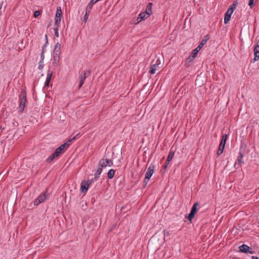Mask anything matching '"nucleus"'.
I'll list each match as a JSON object with an SVG mask.
<instances>
[{
	"label": "nucleus",
	"mask_w": 259,
	"mask_h": 259,
	"mask_svg": "<svg viewBox=\"0 0 259 259\" xmlns=\"http://www.w3.org/2000/svg\"><path fill=\"white\" fill-rule=\"evenodd\" d=\"M115 174V170L113 169H110L107 173V177L109 179H112Z\"/></svg>",
	"instance_id": "nucleus-24"
},
{
	"label": "nucleus",
	"mask_w": 259,
	"mask_h": 259,
	"mask_svg": "<svg viewBox=\"0 0 259 259\" xmlns=\"http://www.w3.org/2000/svg\"><path fill=\"white\" fill-rule=\"evenodd\" d=\"M90 71H84L83 73V76L82 75L80 76V81H79V88L82 87V85H83V84L84 83V80L87 78L88 75L90 74Z\"/></svg>",
	"instance_id": "nucleus-14"
},
{
	"label": "nucleus",
	"mask_w": 259,
	"mask_h": 259,
	"mask_svg": "<svg viewBox=\"0 0 259 259\" xmlns=\"http://www.w3.org/2000/svg\"><path fill=\"white\" fill-rule=\"evenodd\" d=\"M254 1V0L249 1L248 5L250 6V8H252V6H253Z\"/></svg>",
	"instance_id": "nucleus-33"
},
{
	"label": "nucleus",
	"mask_w": 259,
	"mask_h": 259,
	"mask_svg": "<svg viewBox=\"0 0 259 259\" xmlns=\"http://www.w3.org/2000/svg\"><path fill=\"white\" fill-rule=\"evenodd\" d=\"M61 48V44L59 42H57L56 44L54 50V54H59L60 53V50Z\"/></svg>",
	"instance_id": "nucleus-20"
},
{
	"label": "nucleus",
	"mask_w": 259,
	"mask_h": 259,
	"mask_svg": "<svg viewBox=\"0 0 259 259\" xmlns=\"http://www.w3.org/2000/svg\"><path fill=\"white\" fill-rule=\"evenodd\" d=\"M225 145L220 144L219 147L217 152L218 156L220 155L223 152Z\"/></svg>",
	"instance_id": "nucleus-25"
},
{
	"label": "nucleus",
	"mask_w": 259,
	"mask_h": 259,
	"mask_svg": "<svg viewBox=\"0 0 259 259\" xmlns=\"http://www.w3.org/2000/svg\"><path fill=\"white\" fill-rule=\"evenodd\" d=\"M148 16H147V14L144 12L141 13L139 15L137 19V22H135L136 24H138L139 22H140L141 21L147 18Z\"/></svg>",
	"instance_id": "nucleus-15"
},
{
	"label": "nucleus",
	"mask_w": 259,
	"mask_h": 259,
	"mask_svg": "<svg viewBox=\"0 0 259 259\" xmlns=\"http://www.w3.org/2000/svg\"><path fill=\"white\" fill-rule=\"evenodd\" d=\"M237 4V2L235 1L233 3V5L230 6L227 11L225 14L224 16V23L227 24L230 20L231 16L233 14L234 10L236 8V6Z\"/></svg>",
	"instance_id": "nucleus-1"
},
{
	"label": "nucleus",
	"mask_w": 259,
	"mask_h": 259,
	"mask_svg": "<svg viewBox=\"0 0 259 259\" xmlns=\"http://www.w3.org/2000/svg\"><path fill=\"white\" fill-rule=\"evenodd\" d=\"M53 72L50 70H48L47 71V77L45 82V84L47 85H49V83L51 79Z\"/></svg>",
	"instance_id": "nucleus-19"
},
{
	"label": "nucleus",
	"mask_w": 259,
	"mask_h": 259,
	"mask_svg": "<svg viewBox=\"0 0 259 259\" xmlns=\"http://www.w3.org/2000/svg\"><path fill=\"white\" fill-rule=\"evenodd\" d=\"M41 14V12L39 11H36L34 13V17L35 18L37 17L38 16H39Z\"/></svg>",
	"instance_id": "nucleus-32"
},
{
	"label": "nucleus",
	"mask_w": 259,
	"mask_h": 259,
	"mask_svg": "<svg viewBox=\"0 0 259 259\" xmlns=\"http://www.w3.org/2000/svg\"><path fill=\"white\" fill-rule=\"evenodd\" d=\"M239 249L241 252L244 253H249L250 254H253L254 253L252 249L245 244H243L240 246Z\"/></svg>",
	"instance_id": "nucleus-9"
},
{
	"label": "nucleus",
	"mask_w": 259,
	"mask_h": 259,
	"mask_svg": "<svg viewBox=\"0 0 259 259\" xmlns=\"http://www.w3.org/2000/svg\"><path fill=\"white\" fill-rule=\"evenodd\" d=\"M58 157L57 155H56V153L54 152L53 154H51L47 159V162H52L55 158Z\"/></svg>",
	"instance_id": "nucleus-23"
},
{
	"label": "nucleus",
	"mask_w": 259,
	"mask_h": 259,
	"mask_svg": "<svg viewBox=\"0 0 259 259\" xmlns=\"http://www.w3.org/2000/svg\"><path fill=\"white\" fill-rule=\"evenodd\" d=\"M76 139V136L73 137L72 139H69L67 142L62 144L59 147L61 148V150H63L64 152L68 148L69 146L70 145L71 143Z\"/></svg>",
	"instance_id": "nucleus-10"
},
{
	"label": "nucleus",
	"mask_w": 259,
	"mask_h": 259,
	"mask_svg": "<svg viewBox=\"0 0 259 259\" xmlns=\"http://www.w3.org/2000/svg\"><path fill=\"white\" fill-rule=\"evenodd\" d=\"M55 153H56V155H57L58 156H59L61 154L64 153V152L63 151V150H61V148L58 147L56 149Z\"/></svg>",
	"instance_id": "nucleus-29"
},
{
	"label": "nucleus",
	"mask_w": 259,
	"mask_h": 259,
	"mask_svg": "<svg viewBox=\"0 0 259 259\" xmlns=\"http://www.w3.org/2000/svg\"><path fill=\"white\" fill-rule=\"evenodd\" d=\"M91 10L89 8L87 7L86 10H85V15L84 16V19H83V22L84 23L87 22V20L89 17V14L91 12Z\"/></svg>",
	"instance_id": "nucleus-21"
},
{
	"label": "nucleus",
	"mask_w": 259,
	"mask_h": 259,
	"mask_svg": "<svg viewBox=\"0 0 259 259\" xmlns=\"http://www.w3.org/2000/svg\"><path fill=\"white\" fill-rule=\"evenodd\" d=\"M163 232H164V236L167 235L168 234V232L167 231H166L165 230H164Z\"/></svg>",
	"instance_id": "nucleus-37"
},
{
	"label": "nucleus",
	"mask_w": 259,
	"mask_h": 259,
	"mask_svg": "<svg viewBox=\"0 0 259 259\" xmlns=\"http://www.w3.org/2000/svg\"><path fill=\"white\" fill-rule=\"evenodd\" d=\"M207 41V39H203L200 42L199 46L197 47V49H198L199 50H201V49L203 47V46L206 44Z\"/></svg>",
	"instance_id": "nucleus-27"
},
{
	"label": "nucleus",
	"mask_w": 259,
	"mask_h": 259,
	"mask_svg": "<svg viewBox=\"0 0 259 259\" xmlns=\"http://www.w3.org/2000/svg\"><path fill=\"white\" fill-rule=\"evenodd\" d=\"M99 165L102 168L106 166H112L113 163L112 160L102 158L99 161Z\"/></svg>",
	"instance_id": "nucleus-6"
},
{
	"label": "nucleus",
	"mask_w": 259,
	"mask_h": 259,
	"mask_svg": "<svg viewBox=\"0 0 259 259\" xmlns=\"http://www.w3.org/2000/svg\"><path fill=\"white\" fill-rule=\"evenodd\" d=\"M58 25H55L56 27L54 29L55 30V35L56 37H59V32H58Z\"/></svg>",
	"instance_id": "nucleus-31"
},
{
	"label": "nucleus",
	"mask_w": 259,
	"mask_h": 259,
	"mask_svg": "<svg viewBox=\"0 0 259 259\" xmlns=\"http://www.w3.org/2000/svg\"><path fill=\"white\" fill-rule=\"evenodd\" d=\"M48 44V41L47 40L46 41V43L43 46L42 48V50L41 51H44V53L46 52V49H45V48L46 47V46H47V44Z\"/></svg>",
	"instance_id": "nucleus-35"
},
{
	"label": "nucleus",
	"mask_w": 259,
	"mask_h": 259,
	"mask_svg": "<svg viewBox=\"0 0 259 259\" xmlns=\"http://www.w3.org/2000/svg\"><path fill=\"white\" fill-rule=\"evenodd\" d=\"M152 3H149L147 7L146 11L145 12L147 14V16L149 17L150 14L152 13Z\"/></svg>",
	"instance_id": "nucleus-22"
},
{
	"label": "nucleus",
	"mask_w": 259,
	"mask_h": 259,
	"mask_svg": "<svg viewBox=\"0 0 259 259\" xmlns=\"http://www.w3.org/2000/svg\"><path fill=\"white\" fill-rule=\"evenodd\" d=\"M93 180L88 181L85 182H82L81 184V191L83 193H85L87 191L90 185L92 183Z\"/></svg>",
	"instance_id": "nucleus-11"
},
{
	"label": "nucleus",
	"mask_w": 259,
	"mask_h": 259,
	"mask_svg": "<svg viewBox=\"0 0 259 259\" xmlns=\"http://www.w3.org/2000/svg\"><path fill=\"white\" fill-rule=\"evenodd\" d=\"M161 61L159 59L156 58L152 61L151 64L150 69L149 72L151 74H154L156 73V70L159 68V65L160 64Z\"/></svg>",
	"instance_id": "nucleus-2"
},
{
	"label": "nucleus",
	"mask_w": 259,
	"mask_h": 259,
	"mask_svg": "<svg viewBox=\"0 0 259 259\" xmlns=\"http://www.w3.org/2000/svg\"><path fill=\"white\" fill-rule=\"evenodd\" d=\"M102 168L99 165L98 166V168L97 169L96 173L95 174V177L94 179V180L97 181L98 178L100 177V175H101L102 171ZM93 181V180H92Z\"/></svg>",
	"instance_id": "nucleus-18"
},
{
	"label": "nucleus",
	"mask_w": 259,
	"mask_h": 259,
	"mask_svg": "<svg viewBox=\"0 0 259 259\" xmlns=\"http://www.w3.org/2000/svg\"><path fill=\"white\" fill-rule=\"evenodd\" d=\"M59 62V54H54L53 64L55 67H57Z\"/></svg>",
	"instance_id": "nucleus-17"
},
{
	"label": "nucleus",
	"mask_w": 259,
	"mask_h": 259,
	"mask_svg": "<svg viewBox=\"0 0 259 259\" xmlns=\"http://www.w3.org/2000/svg\"><path fill=\"white\" fill-rule=\"evenodd\" d=\"M198 205L197 202L195 203L190 211V213L189 214L187 218L189 221H191L194 217L195 214L197 211V206Z\"/></svg>",
	"instance_id": "nucleus-8"
},
{
	"label": "nucleus",
	"mask_w": 259,
	"mask_h": 259,
	"mask_svg": "<svg viewBox=\"0 0 259 259\" xmlns=\"http://www.w3.org/2000/svg\"><path fill=\"white\" fill-rule=\"evenodd\" d=\"M20 101L19 112L22 113L24 110L25 106V103L27 101L26 94L24 92H23L20 96Z\"/></svg>",
	"instance_id": "nucleus-4"
},
{
	"label": "nucleus",
	"mask_w": 259,
	"mask_h": 259,
	"mask_svg": "<svg viewBox=\"0 0 259 259\" xmlns=\"http://www.w3.org/2000/svg\"><path fill=\"white\" fill-rule=\"evenodd\" d=\"M252 259H259V258L257 256H252Z\"/></svg>",
	"instance_id": "nucleus-38"
},
{
	"label": "nucleus",
	"mask_w": 259,
	"mask_h": 259,
	"mask_svg": "<svg viewBox=\"0 0 259 259\" xmlns=\"http://www.w3.org/2000/svg\"><path fill=\"white\" fill-rule=\"evenodd\" d=\"M243 156V154L241 152H240L237 160L238 163H237L236 162L235 163V167H236L237 168L241 166V164L243 163V161L242 160Z\"/></svg>",
	"instance_id": "nucleus-13"
},
{
	"label": "nucleus",
	"mask_w": 259,
	"mask_h": 259,
	"mask_svg": "<svg viewBox=\"0 0 259 259\" xmlns=\"http://www.w3.org/2000/svg\"><path fill=\"white\" fill-rule=\"evenodd\" d=\"M258 42H257L256 45L254 48V58L253 59L254 61H257L259 60V55L257 54L259 53V45H258Z\"/></svg>",
	"instance_id": "nucleus-16"
},
{
	"label": "nucleus",
	"mask_w": 259,
	"mask_h": 259,
	"mask_svg": "<svg viewBox=\"0 0 259 259\" xmlns=\"http://www.w3.org/2000/svg\"><path fill=\"white\" fill-rule=\"evenodd\" d=\"M168 164L169 163H167L166 160L165 164L163 165V167L164 169H166L167 167Z\"/></svg>",
	"instance_id": "nucleus-36"
},
{
	"label": "nucleus",
	"mask_w": 259,
	"mask_h": 259,
	"mask_svg": "<svg viewBox=\"0 0 259 259\" xmlns=\"http://www.w3.org/2000/svg\"><path fill=\"white\" fill-rule=\"evenodd\" d=\"M44 58H45L44 51H41V53L40 55V60L44 61Z\"/></svg>",
	"instance_id": "nucleus-34"
},
{
	"label": "nucleus",
	"mask_w": 259,
	"mask_h": 259,
	"mask_svg": "<svg viewBox=\"0 0 259 259\" xmlns=\"http://www.w3.org/2000/svg\"><path fill=\"white\" fill-rule=\"evenodd\" d=\"M154 171V166L151 165L148 168L144 180V183L146 186L149 181V180Z\"/></svg>",
	"instance_id": "nucleus-3"
},
{
	"label": "nucleus",
	"mask_w": 259,
	"mask_h": 259,
	"mask_svg": "<svg viewBox=\"0 0 259 259\" xmlns=\"http://www.w3.org/2000/svg\"><path fill=\"white\" fill-rule=\"evenodd\" d=\"M227 139V135H226V134L222 136V140H221V143L220 144H221L222 145H225Z\"/></svg>",
	"instance_id": "nucleus-28"
},
{
	"label": "nucleus",
	"mask_w": 259,
	"mask_h": 259,
	"mask_svg": "<svg viewBox=\"0 0 259 259\" xmlns=\"http://www.w3.org/2000/svg\"><path fill=\"white\" fill-rule=\"evenodd\" d=\"M44 61L40 60L38 63V69L41 70L44 67Z\"/></svg>",
	"instance_id": "nucleus-30"
},
{
	"label": "nucleus",
	"mask_w": 259,
	"mask_h": 259,
	"mask_svg": "<svg viewBox=\"0 0 259 259\" xmlns=\"http://www.w3.org/2000/svg\"><path fill=\"white\" fill-rule=\"evenodd\" d=\"M199 51L200 50L198 49H197V48L195 49H194V50H193L192 52L191 53L190 56L188 57V58L187 59V62H189V63L192 62L194 60V59L196 57V55Z\"/></svg>",
	"instance_id": "nucleus-12"
},
{
	"label": "nucleus",
	"mask_w": 259,
	"mask_h": 259,
	"mask_svg": "<svg viewBox=\"0 0 259 259\" xmlns=\"http://www.w3.org/2000/svg\"><path fill=\"white\" fill-rule=\"evenodd\" d=\"M174 156V152L173 151H170L169 152V154H168V157L166 159L167 163H169V162L172 159Z\"/></svg>",
	"instance_id": "nucleus-26"
},
{
	"label": "nucleus",
	"mask_w": 259,
	"mask_h": 259,
	"mask_svg": "<svg viewBox=\"0 0 259 259\" xmlns=\"http://www.w3.org/2000/svg\"><path fill=\"white\" fill-rule=\"evenodd\" d=\"M49 196V193L46 191L44 193L40 194L37 199L34 201V205H38L39 204L45 201L46 199L48 198Z\"/></svg>",
	"instance_id": "nucleus-5"
},
{
	"label": "nucleus",
	"mask_w": 259,
	"mask_h": 259,
	"mask_svg": "<svg viewBox=\"0 0 259 259\" xmlns=\"http://www.w3.org/2000/svg\"><path fill=\"white\" fill-rule=\"evenodd\" d=\"M62 10L60 7H59L57 9L56 14L55 16V25H58L59 24L62 18Z\"/></svg>",
	"instance_id": "nucleus-7"
}]
</instances>
